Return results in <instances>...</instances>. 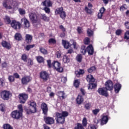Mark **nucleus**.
Returning a JSON list of instances; mask_svg holds the SVG:
<instances>
[{
    "instance_id": "obj_1",
    "label": "nucleus",
    "mask_w": 129,
    "mask_h": 129,
    "mask_svg": "<svg viewBox=\"0 0 129 129\" xmlns=\"http://www.w3.org/2000/svg\"><path fill=\"white\" fill-rule=\"evenodd\" d=\"M29 105H30L28 108H25V110L27 114H32L37 112V104L34 101L29 102Z\"/></svg>"
},
{
    "instance_id": "obj_2",
    "label": "nucleus",
    "mask_w": 129,
    "mask_h": 129,
    "mask_svg": "<svg viewBox=\"0 0 129 129\" xmlns=\"http://www.w3.org/2000/svg\"><path fill=\"white\" fill-rule=\"evenodd\" d=\"M0 95L4 100H9L10 97L12 96V93L9 91L3 90L0 93Z\"/></svg>"
},
{
    "instance_id": "obj_3",
    "label": "nucleus",
    "mask_w": 129,
    "mask_h": 129,
    "mask_svg": "<svg viewBox=\"0 0 129 129\" xmlns=\"http://www.w3.org/2000/svg\"><path fill=\"white\" fill-rule=\"evenodd\" d=\"M55 119L56 122H58V123L63 124L65 121V117L63 116V115H62L61 113L58 112L55 113Z\"/></svg>"
},
{
    "instance_id": "obj_4",
    "label": "nucleus",
    "mask_w": 129,
    "mask_h": 129,
    "mask_svg": "<svg viewBox=\"0 0 129 129\" xmlns=\"http://www.w3.org/2000/svg\"><path fill=\"white\" fill-rule=\"evenodd\" d=\"M11 115L13 118H15V119H19V118H21V117H22L23 113L19 111V110H16L12 112Z\"/></svg>"
},
{
    "instance_id": "obj_5",
    "label": "nucleus",
    "mask_w": 129,
    "mask_h": 129,
    "mask_svg": "<svg viewBox=\"0 0 129 129\" xmlns=\"http://www.w3.org/2000/svg\"><path fill=\"white\" fill-rule=\"evenodd\" d=\"M52 66L54 67V69L58 71V72H63V68L61 67V64L58 61H54L52 64Z\"/></svg>"
},
{
    "instance_id": "obj_6",
    "label": "nucleus",
    "mask_w": 129,
    "mask_h": 129,
    "mask_svg": "<svg viewBox=\"0 0 129 129\" xmlns=\"http://www.w3.org/2000/svg\"><path fill=\"white\" fill-rule=\"evenodd\" d=\"M40 78H41L44 82H47V80L50 79L49 74L46 72H41L40 74Z\"/></svg>"
},
{
    "instance_id": "obj_7",
    "label": "nucleus",
    "mask_w": 129,
    "mask_h": 129,
    "mask_svg": "<svg viewBox=\"0 0 129 129\" xmlns=\"http://www.w3.org/2000/svg\"><path fill=\"white\" fill-rule=\"evenodd\" d=\"M98 92L100 95L105 96V97L108 96V92H107V90L105 87L99 88L98 89Z\"/></svg>"
},
{
    "instance_id": "obj_8",
    "label": "nucleus",
    "mask_w": 129,
    "mask_h": 129,
    "mask_svg": "<svg viewBox=\"0 0 129 129\" xmlns=\"http://www.w3.org/2000/svg\"><path fill=\"white\" fill-rule=\"evenodd\" d=\"M105 88L106 90H112L113 89V83L111 80L107 81L105 83Z\"/></svg>"
},
{
    "instance_id": "obj_9",
    "label": "nucleus",
    "mask_w": 129,
    "mask_h": 129,
    "mask_svg": "<svg viewBox=\"0 0 129 129\" xmlns=\"http://www.w3.org/2000/svg\"><path fill=\"white\" fill-rule=\"evenodd\" d=\"M29 17L30 18V20L32 22V23H35L38 22V16H37V14L34 13H31L29 14Z\"/></svg>"
},
{
    "instance_id": "obj_10",
    "label": "nucleus",
    "mask_w": 129,
    "mask_h": 129,
    "mask_svg": "<svg viewBox=\"0 0 129 129\" xmlns=\"http://www.w3.org/2000/svg\"><path fill=\"white\" fill-rule=\"evenodd\" d=\"M32 77L30 76H24L21 79V82L23 84L26 85L29 82L32 81Z\"/></svg>"
},
{
    "instance_id": "obj_11",
    "label": "nucleus",
    "mask_w": 129,
    "mask_h": 129,
    "mask_svg": "<svg viewBox=\"0 0 129 129\" xmlns=\"http://www.w3.org/2000/svg\"><path fill=\"white\" fill-rule=\"evenodd\" d=\"M11 27L15 30H17L18 28H21V23L16 20H13L11 23Z\"/></svg>"
},
{
    "instance_id": "obj_12",
    "label": "nucleus",
    "mask_w": 129,
    "mask_h": 129,
    "mask_svg": "<svg viewBox=\"0 0 129 129\" xmlns=\"http://www.w3.org/2000/svg\"><path fill=\"white\" fill-rule=\"evenodd\" d=\"M41 108L43 111V114L47 115L48 114V106L46 103H42L41 105Z\"/></svg>"
},
{
    "instance_id": "obj_13",
    "label": "nucleus",
    "mask_w": 129,
    "mask_h": 129,
    "mask_svg": "<svg viewBox=\"0 0 129 129\" xmlns=\"http://www.w3.org/2000/svg\"><path fill=\"white\" fill-rule=\"evenodd\" d=\"M19 96L20 103H25L26 102V100L28 99V95L26 94H20Z\"/></svg>"
},
{
    "instance_id": "obj_14",
    "label": "nucleus",
    "mask_w": 129,
    "mask_h": 129,
    "mask_svg": "<svg viewBox=\"0 0 129 129\" xmlns=\"http://www.w3.org/2000/svg\"><path fill=\"white\" fill-rule=\"evenodd\" d=\"M44 120L47 124H53L55 122V120L51 117H45Z\"/></svg>"
},
{
    "instance_id": "obj_15",
    "label": "nucleus",
    "mask_w": 129,
    "mask_h": 129,
    "mask_svg": "<svg viewBox=\"0 0 129 129\" xmlns=\"http://www.w3.org/2000/svg\"><path fill=\"white\" fill-rule=\"evenodd\" d=\"M21 21L24 22L25 29H28V28H30V22H29V20L26 18H22L21 19Z\"/></svg>"
},
{
    "instance_id": "obj_16",
    "label": "nucleus",
    "mask_w": 129,
    "mask_h": 129,
    "mask_svg": "<svg viewBox=\"0 0 129 129\" xmlns=\"http://www.w3.org/2000/svg\"><path fill=\"white\" fill-rule=\"evenodd\" d=\"M86 51L88 53L89 55H92L94 52L92 45H89L87 47Z\"/></svg>"
},
{
    "instance_id": "obj_17",
    "label": "nucleus",
    "mask_w": 129,
    "mask_h": 129,
    "mask_svg": "<svg viewBox=\"0 0 129 129\" xmlns=\"http://www.w3.org/2000/svg\"><path fill=\"white\" fill-rule=\"evenodd\" d=\"M114 88L115 92L116 93H118L120 89H121V85L120 84L117 83L114 85Z\"/></svg>"
},
{
    "instance_id": "obj_18",
    "label": "nucleus",
    "mask_w": 129,
    "mask_h": 129,
    "mask_svg": "<svg viewBox=\"0 0 129 129\" xmlns=\"http://www.w3.org/2000/svg\"><path fill=\"white\" fill-rule=\"evenodd\" d=\"M2 45L3 47H4V48H6V49H8V50L12 48L11 44L6 41H2Z\"/></svg>"
},
{
    "instance_id": "obj_19",
    "label": "nucleus",
    "mask_w": 129,
    "mask_h": 129,
    "mask_svg": "<svg viewBox=\"0 0 129 129\" xmlns=\"http://www.w3.org/2000/svg\"><path fill=\"white\" fill-rule=\"evenodd\" d=\"M108 121V117L107 116H103L101 119V124L103 125V124H106Z\"/></svg>"
},
{
    "instance_id": "obj_20",
    "label": "nucleus",
    "mask_w": 129,
    "mask_h": 129,
    "mask_svg": "<svg viewBox=\"0 0 129 129\" xmlns=\"http://www.w3.org/2000/svg\"><path fill=\"white\" fill-rule=\"evenodd\" d=\"M62 45H63L64 48H65V49H69V47H70L71 46V44H70V43H69V42H68L67 41L62 40Z\"/></svg>"
},
{
    "instance_id": "obj_21",
    "label": "nucleus",
    "mask_w": 129,
    "mask_h": 129,
    "mask_svg": "<svg viewBox=\"0 0 129 129\" xmlns=\"http://www.w3.org/2000/svg\"><path fill=\"white\" fill-rule=\"evenodd\" d=\"M42 5L44 7H51V6H52V3L50 0H45L42 3Z\"/></svg>"
},
{
    "instance_id": "obj_22",
    "label": "nucleus",
    "mask_w": 129,
    "mask_h": 129,
    "mask_svg": "<svg viewBox=\"0 0 129 129\" xmlns=\"http://www.w3.org/2000/svg\"><path fill=\"white\" fill-rule=\"evenodd\" d=\"M84 73H85L84 70L80 69L79 71H77L75 72V74L77 77H80V75H83Z\"/></svg>"
},
{
    "instance_id": "obj_23",
    "label": "nucleus",
    "mask_w": 129,
    "mask_h": 129,
    "mask_svg": "<svg viewBox=\"0 0 129 129\" xmlns=\"http://www.w3.org/2000/svg\"><path fill=\"white\" fill-rule=\"evenodd\" d=\"M86 79L88 82H94V81H95V79H94V78H93V76L91 75H88L87 76Z\"/></svg>"
},
{
    "instance_id": "obj_24",
    "label": "nucleus",
    "mask_w": 129,
    "mask_h": 129,
    "mask_svg": "<svg viewBox=\"0 0 129 129\" xmlns=\"http://www.w3.org/2000/svg\"><path fill=\"white\" fill-rule=\"evenodd\" d=\"M76 100L78 104H81L83 102V97L79 95Z\"/></svg>"
},
{
    "instance_id": "obj_25",
    "label": "nucleus",
    "mask_w": 129,
    "mask_h": 129,
    "mask_svg": "<svg viewBox=\"0 0 129 129\" xmlns=\"http://www.w3.org/2000/svg\"><path fill=\"white\" fill-rule=\"evenodd\" d=\"M32 39H33V37L31 35L29 34H26V41L27 43H30L32 42Z\"/></svg>"
},
{
    "instance_id": "obj_26",
    "label": "nucleus",
    "mask_w": 129,
    "mask_h": 129,
    "mask_svg": "<svg viewBox=\"0 0 129 129\" xmlns=\"http://www.w3.org/2000/svg\"><path fill=\"white\" fill-rule=\"evenodd\" d=\"M57 95L58 97H59L60 98H61L62 99H64L65 97H66L65 96V93H64V92H58L57 93Z\"/></svg>"
},
{
    "instance_id": "obj_27",
    "label": "nucleus",
    "mask_w": 129,
    "mask_h": 129,
    "mask_svg": "<svg viewBox=\"0 0 129 129\" xmlns=\"http://www.w3.org/2000/svg\"><path fill=\"white\" fill-rule=\"evenodd\" d=\"M15 39L17 41H21L22 40V35L20 33H16L15 35Z\"/></svg>"
},
{
    "instance_id": "obj_28",
    "label": "nucleus",
    "mask_w": 129,
    "mask_h": 129,
    "mask_svg": "<svg viewBox=\"0 0 129 129\" xmlns=\"http://www.w3.org/2000/svg\"><path fill=\"white\" fill-rule=\"evenodd\" d=\"M74 129H84L82 124L80 123H77L76 125L75 126Z\"/></svg>"
},
{
    "instance_id": "obj_29",
    "label": "nucleus",
    "mask_w": 129,
    "mask_h": 129,
    "mask_svg": "<svg viewBox=\"0 0 129 129\" xmlns=\"http://www.w3.org/2000/svg\"><path fill=\"white\" fill-rule=\"evenodd\" d=\"M62 12H64L63 11V8H59L56 9V10L55 11V14H56V15H60Z\"/></svg>"
},
{
    "instance_id": "obj_30",
    "label": "nucleus",
    "mask_w": 129,
    "mask_h": 129,
    "mask_svg": "<svg viewBox=\"0 0 129 129\" xmlns=\"http://www.w3.org/2000/svg\"><path fill=\"white\" fill-rule=\"evenodd\" d=\"M3 6L6 10H12V8L11 6H8L7 2H4L3 4Z\"/></svg>"
},
{
    "instance_id": "obj_31",
    "label": "nucleus",
    "mask_w": 129,
    "mask_h": 129,
    "mask_svg": "<svg viewBox=\"0 0 129 129\" xmlns=\"http://www.w3.org/2000/svg\"><path fill=\"white\" fill-rule=\"evenodd\" d=\"M36 59L38 63H43L44 62V58L41 56H36Z\"/></svg>"
},
{
    "instance_id": "obj_32",
    "label": "nucleus",
    "mask_w": 129,
    "mask_h": 129,
    "mask_svg": "<svg viewBox=\"0 0 129 129\" xmlns=\"http://www.w3.org/2000/svg\"><path fill=\"white\" fill-rule=\"evenodd\" d=\"M97 85L96 84L94 83H90L88 86V89H93L95 87H96Z\"/></svg>"
},
{
    "instance_id": "obj_33",
    "label": "nucleus",
    "mask_w": 129,
    "mask_h": 129,
    "mask_svg": "<svg viewBox=\"0 0 129 129\" xmlns=\"http://www.w3.org/2000/svg\"><path fill=\"white\" fill-rule=\"evenodd\" d=\"M80 84V82L79 81V80H75V81L74 82V86H75V87L77 88V87H79Z\"/></svg>"
},
{
    "instance_id": "obj_34",
    "label": "nucleus",
    "mask_w": 129,
    "mask_h": 129,
    "mask_svg": "<svg viewBox=\"0 0 129 129\" xmlns=\"http://www.w3.org/2000/svg\"><path fill=\"white\" fill-rule=\"evenodd\" d=\"M63 61L64 63H69V62H70V59H69L67 56L64 55L63 57Z\"/></svg>"
},
{
    "instance_id": "obj_35",
    "label": "nucleus",
    "mask_w": 129,
    "mask_h": 129,
    "mask_svg": "<svg viewBox=\"0 0 129 129\" xmlns=\"http://www.w3.org/2000/svg\"><path fill=\"white\" fill-rule=\"evenodd\" d=\"M4 20L7 24H11V19L10 18V17L6 16L4 18Z\"/></svg>"
},
{
    "instance_id": "obj_36",
    "label": "nucleus",
    "mask_w": 129,
    "mask_h": 129,
    "mask_svg": "<svg viewBox=\"0 0 129 129\" xmlns=\"http://www.w3.org/2000/svg\"><path fill=\"white\" fill-rule=\"evenodd\" d=\"M3 128L4 129H14L9 124H4L3 125Z\"/></svg>"
},
{
    "instance_id": "obj_37",
    "label": "nucleus",
    "mask_w": 129,
    "mask_h": 129,
    "mask_svg": "<svg viewBox=\"0 0 129 129\" xmlns=\"http://www.w3.org/2000/svg\"><path fill=\"white\" fill-rule=\"evenodd\" d=\"M86 52H87V51L86 50V49H85V46H82V48L81 49V53H82L83 55H85V54L86 53Z\"/></svg>"
},
{
    "instance_id": "obj_38",
    "label": "nucleus",
    "mask_w": 129,
    "mask_h": 129,
    "mask_svg": "<svg viewBox=\"0 0 129 129\" xmlns=\"http://www.w3.org/2000/svg\"><path fill=\"white\" fill-rule=\"evenodd\" d=\"M76 60L78 62L80 63L82 60V55L81 54H79L76 56Z\"/></svg>"
},
{
    "instance_id": "obj_39",
    "label": "nucleus",
    "mask_w": 129,
    "mask_h": 129,
    "mask_svg": "<svg viewBox=\"0 0 129 129\" xmlns=\"http://www.w3.org/2000/svg\"><path fill=\"white\" fill-rule=\"evenodd\" d=\"M42 19L45 22H49V17H47L46 15L42 14Z\"/></svg>"
},
{
    "instance_id": "obj_40",
    "label": "nucleus",
    "mask_w": 129,
    "mask_h": 129,
    "mask_svg": "<svg viewBox=\"0 0 129 129\" xmlns=\"http://www.w3.org/2000/svg\"><path fill=\"white\" fill-rule=\"evenodd\" d=\"M40 51L41 53H42V54H44V55H46L48 53L47 50L45 49V48H40Z\"/></svg>"
},
{
    "instance_id": "obj_41",
    "label": "nucleus",
    "mask_w": 129,
    "mask_h": 129,
    "mask_svg": "<svg viewBox=\"0 0 129 129\" xmlns=\"http://www.w3.org/2000/svg\"><path fill=\"white\" fill-rule=\"evenodd\" d=\"M34 47H35L34 44L28 45L26 47V49L27 50V51H29V50H30V49H32V48H34Z\"/></svg>"
},
{
    "instance_id": "obj_42",
    "label": "nucleus",
    "mask_w": 129,
    "mask_h": 129,
    "mask_svg": "<svg viewBox=\"0 0 129 129\" xmlns=\"http://www.w3.org/2000/svg\"><path fill=\"white\" fill-rule=\"evenodd\" d=\"M87 34L89 36V37H91V36L93 35V31L91 30V29H88L87 30Z\"/></svg>"
},
{
    "instance_id": "obj_43",
    "label": "nucleus",
    "mask_w": 129,
    "mask_h": 129,
    "mask_svg": "<svg viewBox=\"0 0 129 129\" xmlns=\"http://www.w3.org/2000/svg\"><path fill=\"white\" fill-rule=\"evenodd\" d=\"M99 111H100V109H95L92 110V112L94 115H97V114Z\"/></svg>"
},
{
    "instance_id": "obj_44",
    "label": "nucleus",
    "mask_w": 129,
    "mask_h": 129,
    "mask_svg": "<svg viewBox=\"0 0 129 129\" xmlns=\"http://www.w3.org/2000/svg\"><path fill=\"white\" fill-rule=\"evenodd\" d=\"M124 39L125 40H129V31H126L124 34Z\"/></svg>"
},
{
    "instance_id": "obj_45",
    "label": "nucleus",
    "mask_w": 129,
    "mask_h": 129,
    "mask_svg": "<svg viewBox=\"0 0 129 129\" xmlns=\"http://www.w3.org/2000/svg\"><path fill=\"white\" fill-rule=\"evenodd\" d=\"M95 67H92L88 70L89 73H92L93 71H95Z\"/></svg>"
},
{
    "instance_id": "obj_46",
    "label": "nucleus",
    "mask_w": 129,
    "mask_h": 129,
    "mask_svg": "<svg viewBox=\"0 0 129 129\" xmlns=\"http://www.w3.org/2000/svg\"><path fill=\"white\" fill-rule=\"evenodd\" d=\"M59 15L61 19H65L66 18V13L64 11H62Z\"/></svg>"
},
{
    "instance_id": "obj_47",
    "label": "nucleus",
    "mask_w": 129,
    "mask_h": 129,
    "mask_svg": "<svg viewBox=\"0 0 129 129\" xmlns=\"http://www.w3.org/2000/svg\"><path fill=\"white\" fill-rule=\"evenodd\" d=\"M5 109H6V106L4 105V104H2L0 105V110L4 112L5 111Z\"/></svg>"
},
{
    "instance_id": "obj_48",
    "label": "nucleus",
    "mask_w": 129,
    "mask_h": 129,
    "mask_svg": "<svg viewBox=\"0 0 129 129\" xmlns=\"http://www.w3.org/2000/svg\"><path fill=\"white\" fill-rule=\"evenodd\" d=\"M21 59L24 62H27V55L26 54H24L21 56Z\"/></svg>"
},
{
    "instance_id": "obj_49",
    "label": "nucleus",
    "mask_w": 129,
    "mask_h": 129,
    "mask_svg": "<svg viewBox=\"0 0 129 129\" xmlns=\"http://www.w3.org/2000/svg\"><path fill=\"white\" fill-rule=\"evenodd\" d=\"M18 108L19 109L18 111L23 113V105L22 104H20L18 106Z\"/></svg>"
},
{
    "instance_id": "obj_50",
    "label": "nucleus",
    "mask_w": 129,
    "mask_h": 129,
    "mask_svg": "<svg viewBox=\"0 0 129 129\" xmlns=\"http://www.w3.org/2000/svg\"><path fill=\"white\" fill-rule=\"evenodd\" d=\"M82 123L84 125V126H86L87 125V119L86 118H84L83 120H82Z\"/></svg>"
},
{
    "instance_id": "obj_51",
    "label": "nucleus",
    "mask_w": 129,
    "mask_h": 129,
    "mask_svg": "<svg viewBox=\"0 0 129 129\" xmlns=\"http://www.w3.org/2000/svg\"><path fill=\"white\" fill-rule=\"evenodd\" d=\"M8 79L10 82H13V81H15V77L13 76H9Z\"/></svg>"
},
{
    "instance_id": "obj_52",
    "label": "nucleus",
    "mask_w": 129,
    "mask_h": 129,
    "mask_svg": "<svg viewBox=\"0 0 129 129\" xmlns=\"http://www.w3.org/2000/svg\"><path fill=\"white\" fill-rule=\"evenodd\" d=\"M19 12L21 15H25V14H26V11L24 9H19Z\"/></svg>"
},
{
    "instance_id": "obj_53",
    "label": "nucleus",
    "mask_w": 129,
    "mask_h": 129,
    "mask_svg": "<svg viewBox=\"0 0 129 129\" xmlns=\"http://www.w3.org/2000/svg\"><path fill=\"white\" fill-rule=\"evenodd\" d=\"M49 44H55L56 43V40L53 38H51L49 40Z\"/></svg>"
},
{
    "instance_id": "obj_54",
    "label": "nucleus",
    "mask_w": 129,
    "mask_h": 129,
    "mask_svg": "<svg viewBox=\"0 0 129 129\" xmlns=\"http://www.w3.org/2000/svg\"><path fill=\"white\" fill-rule=\"evenodd\" d=\"M84 43L86 45H88L89 44V38L86 37L84 39Z\"/></svg>"
},
{
    "instance_id": "obj_55",
    "label": "nucleus",
    "mask_w": 129,
    "mask_h": 129,
    "mask_svg": "<svg viewBox=\"0 0 129 129\" xmlns=\"http://www.w3.org/2000/svg\"><path fill=\"white\" fill-rule=\"evenodd\" d=\"M44 10L45 11V12L46 14H49L50 13V8H49L48 7H45L44 9Z\"/></svg>"
},
{
    "instance_id": "obj_56",
    "label": "nucleus",
    "mask_w": 129,
    "mask_h": 129,
    "mask_svg": "<svg viewBox=\"0 0 129 129\" xmlns=\"http://www.w3.org/2000/svg\"><path fill=\"white\" fill-rule=\"evenodd\" d=\"M125 9H126V5H124L123 6L120 7V11H121V12H123Z\"/></svg>"
},
{
    "instance_id": "obj_57",
    "label": "nucleus",
    "mask_w": 129,
    "mask_h": 129,
    "mask_svg": "<svg viewBox=\"0 0 129 129\" xmlns=\"http://www.w3.org/2000/svg\"><path fill=\"white\" fill-rule=\"evenodd\" d=\"M63 116V117H66V116H68V112L66 111L62 112V113H61Z\"/></svg>"
},
{
    "instance_id": "obj_58",
    "label": "nucleus",
    "mask_w": 129,
    "mask_h": 129,
    "mask_svg": "<svg viewBox=\"0 0 129 129\" xmlns=\"http://www.w3.org/2000/svg\"><path fill=\"white\" fill-rule=\"evenodd\" d=\"M61 81L63 83H65L67 81V78L62 77L61 79Z\"/></svg>"
},
{
    "instance_id": "obj_59",
    "label": "nucleus",
    "mask_w": 129,
    "mask_h": 129,
    "mask_svg": "<svg viewBox=\"0 0 129 129\" xmlns=\"http://www.w3.org/2000/svg\"><path fill=\"white\" fill-rule=\"evenodd\" d=\"M33 60L32 59H29L28 61V66H32L33 65Z\"/></svg>"
},
{
    "instance_id": "obj_60",
    "label": "nucleus",
    "mask_w": 129,
    "mask_h": 129,
    "mask_svg": "<svg viewBox=\"0 0 129 129\" xmlns=\"http://www.w3.org/2000/svg\"><path fill=\"white\" fill-rule=\"evenodd\" d=\"M100 13L101 14H104V12H105V8L104 7L101 8L99 10Z\"/></svg>"
},
{
    "instance_id": "obj_61",
    "label": "nucleus",
    "mask_w": 129,
    "mask_h": 129,
    "mask_svg": "<svg viewBox=\"0 0 129 129\" xmlns=\"http://www.w3.org/2000/svg\"><path fill=\"white\" fill-rule=\"evenodd\" d=\"M90 106H91V104L90 103H87L85 104V108H86V109H89V108H90Z\"/></svg>"
},
{
    "instance_id": "obj_62",
    "label": "nucleus",
    "mask_w": 129,
    "mask_h": 129,
    "mask_svg": "<svg viewBox=\"0 0 129 129\" xmlns=\"http://www.w3.org/2000/svg\"><path fill=\"white\" fill-rule=\"evenodd\" d=\"M88 129H96V127H95V125H90L88 126Z\"/></svg>"
},
{
    "instance_id": "obj_63",
    "label": "nucleus",
    "mask_w": 129,
    "mask_h": 129,
    "mask_svg": "<svg viewBox=\"0 0 129 129\" xmlns=\"http://www.w3.org/2000/svg\"><path fill=\"white\" fill-rule=\"evenodd\" d=\"M120 34H121V30H117L116 31V34L117 35V36H119V35H120Z\"/></svg>"
},
{
    "instance_id": "obj_64",
    "label": "nucleus",
    "mask_w": 129,
    "mask_h": 129,
    "mask_svg": "<svg viewBox=\"0 0 129 129\" xmlns=\"http://www.w3.org/2000/svg\"><path fill=\"white\" fill-rule=\"evenodd\" d=\"M125 26L126 29H129V22L125 23Z\"/></svg>"
}]
</instances>
